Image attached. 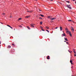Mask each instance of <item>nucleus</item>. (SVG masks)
Masks as SVG:
<instances>
[{
    "mask_svg": "<svg viewBox=\"0 0 76 76\" xmlns=\"http://www.w3.org/2000/svg\"><path fill=\"white\" fill-rule=\"evenodd\" d=\"M65 30L66 31V33L67 34H69V33L70 32V31H69V29H68L67 28H66Z\"/></svg>",
    "mask_w": 76,
    "mask_h": 76,
    "instance_id": "nucleus-1",
    "label": "nucleus"
},
{
    "mask_svg": "<svg viewBox=\"0 0 76 76\" xmlns=\"http://www.w3.org/2000/svg\"><path fill=\"white\" fill-rule=\"evenodd\" d=\"M71 28L72 32L73 33L74 32H75V30H74V28H73V27L71 26Z\"/></svg>",
    "mask_w": 76,
    "mask_h": 76,
    "instance_id": "nucleus-2",
    "label": "nucleus"
},
{
    "mask_svg": "<svg viewBox=\"0 0 76 76\" xmlns=\"http://www.w3.org/2000/svg\"><path fill=\"white\" fill-rule=\"evenodd\" d=\"M67 7H68V8H69V9H72V7H70V5H67Z\"/></svg>",
    "mask_w": 76,
    "mask_h": 76,
    "instance_id": "nucleus-3",
    "label": "nucleus"
},
{
    "mask_svg": "<svg viewBox=\"0 0 76 76\" xmlns=\"http://www.w3.org/2000/svg\"><path fill=\"white\" fill-rule=\"evenodd\" d=\"M62 37H66V35L65 34V33H64L63 34H62L61 35Z\"/></svg>",
    "mask_w": 76,
    "mask_h": 76,
    "instance_id": "nucleus-4",
    "label": "nucleus"
},
{
    "mask_svg": "<svg viewBox=\"0 0 76 76\" xmlns=\"http://www.w3.org/2000/svg\"><path fill=\"white\" fill-rule=\"evenodd\" d=\"M56 19V18H51L50 20H53L54 19Z\"/></svg>",
    "mask_w": 76,
    "mask_h": 76,
    "instance_id": "nucleus-5",
    "label": "nucleus"
},
{
    "mask_svg": "<svg viewBox=\"0 0 76 76\" xmlns=\"http://www.w3.org/2000/svg\"><path fill=\"white\" fill-rule=\"evenodd\" d=\"M7 26H9V27H10V28H11V29H13V27L10 26L9 25H7Z\"/></svg>",
    "mask_w": 76,
    "mask_h": 76,
    "instance_id": "nucleus-6",
    "label": "nucleus"
},
{
    "mask_svg": "<svg viewBox=\"0 0 76 76\" xmlns=\"http://www.w3.org/2000/svg\"><path fill=\"white\" fill-rule=\"evenodd\" d=\"M64 39L65 40V41H68V40L66 38H64Z\"/></svg>",
    "mask_w": 76,
    "mask_h": 76,
    "instance_id": "nucleus-7",
    "label": "nucleus"
},
{
    "mask_svg": "<svg viewBox=\"0 0 76 76\" xmlns=\"http://www.w3.org/2000/svg\"><path fill=\"white\" fill-rule=\"evenodd\" d=\"M30 16H26L25 18H30Z\"/></svg>",
    "mask_w": 76,
    "mask_h": 76,
    "instance_id": "nucleus-8",
    "label": "nucleus"
},
{
    "mask_svg": "<svg viewBox=\"0 0 76 76\" xmlns=\"http://www.w3.org/2000/svg\"><path fill=\"white\" fill-rule=\"evenodd\" d=\"M69 35L70 36H71L72 37V34L71 33V32L70 31V32L69 33Z\"/></svg>",
    "mask_w": 76,
    "mask_h": 76,
    "instance_id": "nucleus-9",
    "label": "nucleus"
},
{
    "mask_svg": "<svg viewBox=\"0 0 76 76\" xmlns=\"http://www.w3.org/2000/svg\"><path fill=\"white\" fill-rule=\"evenodd\" d=\"M47 18H48V19H51V17L50 16H48L47 17Z\"/></svg>",
    "mask_w": 76,
    "mask_h": 76,
    "instance_id": "nucleus-10",
    "label": "nucleus"
},
{
    "mask_svg": "<svg viewBox=\"0 0 76 76\" xmlns=\"http://www.w3.org/2000/svg\"><path fill=\"white\" fill-rule=\"evenodd\" d=\"M34 24H31V26H32V27H33V28H34Z\"/></svg>",
    "mask_w": 76,
    "mask_h": 76,
    "instance_id": "nucleus-11",
    "label": "nucleus"
},
{
    "mask_svg": "<svg viewBox=\"0 0 76 76\" xmlns=\"http://www.w3.org/2000/svg\"><path fill=\"white\" fill-rule=\"evenodd\" d=\"M73 51L74 53H76V51H75V50L73 49Z\"/></svg>",
    "mask_w": 76,
    "mask_h": 76,
    "instance_id": "nucleus-12",
    "label": "nucleus"
},
{
    "mask_svg": "<svg viewBox=\"0 0 76 76\" xmlns=\"http://www.w3.org/2000/svg\"><path fill=\"white\" fill-rule=\"evenodd\" d=\"M47 59L48 60H49V59H50V56H48V57L47 58Z\"/></svg>",
    "mask_w": 76,
    "mask_h": 76,
    "instance_id": "nucleus-13",
    "label": "nucleus"
},
{
    "mask_svg": "<svg viewBox=\"0 0 76 76\" xmlns=\"http://www.w3.org/2000/svg\"><path fill=\"white\" fill-rule=\"evenodd\" d=\"M60 29L61 31H62V29H63V28H62V27L61 26L60 27Z\"/></svg>",
    "mask_w": 76,
    "mask_h": 76,
    "instance_id": "nucleus-14",
    "label": "nucleus"
},
{
    "mask_svg": "<svg viewBox=\"0 0 76 76\" xmlns=\"http://www.w3.org/2000/svg\"><path fill=\"white\" fill-rule=\"evenodd\" d=\"M22 19V18H20L18 19V20H21Z\"/></svg>",
    "mask_w": 76,
    "mask_h": 76,
    "instance_id": "nucleus-15",
    "label": "nucleus"
},
{
    "mask_svg": "<svg viewBox=\"0 0 76 76\" xmlns=\"http://www.w3.org/2000/svg\"><path fill=\"white\" fill-rule=\"evenodd\" d=\"M70 63H71L72 64H73V63H72V61L70 60Z\"/></svg>",
    "mask_w": 76,
    "mask_h": 76,
    "instance_id": "nucleus-16",
    "label": "nucleus"
},
{
    "mask_svg": "<svg viewBox=\"0 0 76 76\" xmlns=\"http://www.w3.org/2000/svg\"><path fill=\"white\" fill-rule=\"evenodd\" d=\"M37 11L38 12H39V11L41 12V11L40 10L38 9V10H37Z\"/></svg>",
    "mask_w": 76,
    "mask_h": 76,
    "instance_id": "nucleus-17",
    "label": "nucleus"
},
{
    "mask_svg": "<svg viewBox=\"0 0 76 76\" xmlns=\"http://www.w3.org/2000/svg\"><path fill=\"white\" fill-rule=\"evenodd\" d=\"M11 46H10V45H9L8 47V48H11Z\"/></svg>",
    "mask_w": 76,
    "mask_h": 76,
    "instance_id": "nucleus-18",
    "label": "nucleus"
},
{
    "mask_svg": "<svg viewBox=\"0 0 76 76\" xmlns=\"http://www.w3.org/2000/svg\"><path fill=\"white\" fill-rule=\"evenodd\" d=\"M68 21H69V22H72V20H68Z\"/></svg>",
    "mask_w": 76,
    "mask_h": 76,
    "instance_id": "nucleus-19",
    "label": "nucleus"
},
{
    "mask_svg": "<svg viewBox=\"0 0 76 76\" xmlns=\"http://www.w3.org/2000/svg\"><path fill=\"white\" fill-rule=\"evenodd\" d=\"M27 28H28V29H31V28H30L29 26L27 27Z\"/></svg>",
    "mask_w": 76,
    "mask_h": 76,
    "instance_id": "nucleus-20",
    "label": "nucleus"
},
{
    "mask_svg": "<svg viewBox=\"0 0 76 76\" xmlns=\"http://www.w3.org/2000/svg\"><path fill=\"white\" fill-rule=\"evenodd\" d=\"M32 12H33V11L31 10V11H29V13H31Z\"/></svg>",
    "mask_w": 76,
    "mask_h": 76,
    "instance_id": "nucleus-21",
    "label": "nucleus"
},
{
    "mask_svg": "<svg viewBox=\"0 0 76 76\" xmlns=\"http://www.w3.org/2000/svg\"><path fill=\"white\" fill-rule=\"evenodd\" d=\"M46 28H47L48 29H49V27L48 26H47L46 27Z\"/></svg>",
    "mask_w": 76,
    "mask_h": 76,
    "instance_id": "nucleus-22",
    "label": "nucleus"
},
{
    "mask_svg": "<svg viewBox=\"0 0 76 76\" xmlns=\"http://www.w3.org/2000/svg\"><path fill=\"white\" fill-rule=\"evenodd\" d=\"M39 19H43L41 17H39Z\"/></svg>",
    "mask_w": 76,
    "mask_h": 76,
    "instance_id": "nucleus-23",
    "label": "nucleus"
},
{
    "mask_svg": "<svg viewBox=\"0 0 76 76\" xmlns=\"http://www.w3.org/2000/svg\"><path fill=\"white\" fill-rule=\"evenodd\" d=\"M40 25H42V22H40Z\"/></svg>",
    "mask_w": 76,
    "mask_h": 76,
    "instance_id": "nucleus-24",
    "label": "nucleus"
},
{
    "mask_svg": "<svg viewBox=\"0 0 76 76\" xmlns=\"http://www.w3.org/2000/svg\"><path fill=\"white\" fill-rule=\"evenodd\" d=\"M66 2L67 3H70V2H69V1H66Z\"/></svg>",
    "mask_w": 76,
    "mask_h": 76,
    "instance_id": "nucleus-25",
    "label": "nucleus"
},
{
    "mask_svg": "<svg viewBox=\"0 0 76 76\" xmlns=\"http://www.w3.org/2000/svg\"><path fill=\"white\" fill-rule=\"evenodd\" d=\"M46 31H47L48 32V33H49V32H50V31H49L47 30H46Z\"/></svg>",
    "mask_w": 76,
    "mask_h": 76,
    "instance_id": "nucleus-26",
    "label": "nucleus"
},
{
    "mask_svg": "<svg viewBox=\"0 0 76 76\" xmlns=\"http://www.w3.org/2000/svg\"><path fill=\"white\" fill-rule=\"evenodd\" d=\"M41 16H42V17H44V15H41Z\"/></svg>",
    "mask_w": 76,
    "mask_h": 76,
    "instance_id": "nucleus-27",
    "label": "nucleus"
},
{
    "mask_svg": "<svg viewBox=\"0 0 76 76\" xmlns=\"http://www.w3.org/2000/svg\"><path fill=\"white\" fill-rule=\"evenodd\" d=\"M75 54H74V56H75V57H76V53H75Z\"/></svg>",
    "mask_w": 76,
    "mask_h": 76,
    "instance_id": "nucleus-28",
    "label": "nucleus"
},
{
    "mask_svg": "<svg viewBox=\"0 0 76 76\" xmlns=\"http://www.w3.org/2000/svg\"><path fill=\"white\" fill-rule=\"evenodd\" d=\"M19 27H20V28H22V26H20Z\"/></svg>",
    "mask_w": 76,
    "mask_h": 76,
    "instance_id": "nucleus-29",
    "label": "nucleus"
},
{
    "mask_svg": "<svg viewBox=\"0 0 76 76\" xmlns=\"http://www.w3.org/2000/svg\"><path fill=\"white\" fill-rule=\"evenodd\" d=\"M2 14H3V15H4H4H5V13H3Z\"/></svg>",
    "mask_w": 76,
    "mask_h": 76,
    "instance_id": "nucleus-30",
    "label": "nucleus"
},
{
    "mask_svg": "<svg viewBox=\"0 0 76 76\" xmlns=\"http://www.w3.org/2000/svg\"><path fill=\"white\" fill-rule=\"evenodd\" d=\"M42 30L43 31H45L44 29H42Z\"/></svg>",
    "mask_w": 76,
    "mask_h": 76,
    "instance_id": "nucleus-31",
    "label": "nucleus"
},
{
    "mask_svg": "<svg viewBox=\"0 0 76 76\" xmlns=\"http://www.w3.org/2000/svg\"><path fill=\"white\" fill-rule=\"evenodd\" d=\"M66 44H68V45L69 44V43L68 42H66Z\"/></svg>",
    "mask_w": 76,
    "mask_h": 76,
    "instance_id": "nucleus-32",
    "label": "nucleus"
},
{
    "mask_svg": "<svg viewBox=\"0 0 76 76\" xmlns=\"http://www.w3.org/2000/svg\"><path fill=\"white\" fill-rule=\"evenodd\" d=\"M41 28L42 29H43V27H42V26H41Z\"/></svg>",
    "mask_w": 76,
    "mask_h": 76,
    "instance_id": "nucleus-33",
    "label": "nucleus"
},
{
    "mask_svg": "<svg viewBox=\"0 0 76 76\" xmlns=\"http://www.w3.org/2000/svg\"><path fill=\"white\" fill-rule=\"evenodd\" d=\"M12 45H14V46H15V44H12Z\"/></svg>",
    "mask_w": 76,
    "mask_h": 76,
    "instance_id": "nucleus-34",
    "label": "nucleus"
},
{
    "mask_svg": "<svg viewBox=\"0 0 76 76\" xmlns=\"http://www.w3.org/2000/svg\"><path fill=\"white\" fill-rule=\"evenodd\" d=\"M58 28V27H56V28H55V29H57Z\"/></svg>",
    "mask_w": 76,
    "mask_h": 76,
    "instance_id": "nucleus-35",
    "label": "nucleus"
},
{
    "mask_svg": "<svg viewBox=\"0 0 76 76\" xmlns=\"http://www.w3.org/2000/svg\"><path fill=\"white\" fill-rule=\"evenodd\" d=\"M10 18H12V16H10Z\"/></svg>",
    "mask_w": 76,
    "mask_h": 76,
    "instance_id": "nucleus-36",
    "label": "nucleus"
},
{
    "mask_svg": "<svg viewBox=\"0 0 76 76\" xmlns=\"http://www.w3.org/2000/svg\"><path fill=\"white\" fill-rule=\"evenodd\" d=\"M64 42H66V41H64Z\"/></svg>",
    "mask_w": 76,
    "mask_h": 76,
    "instance_id": "nucleus-37",
    "label": "nucleus"
},
{
    "mask_svg": "<svg viewBox=\"0 0 76 76\" xmlns=\"http://www.w3.org/2000/svg\"><path fill=\"white\" fill-rule=\"evenodd\" d=\"M39 15V16H41V15Z\"/></svg>",
    "mask_w": 76,
    "mask_h": 76,
    "instance_id": "nucleus-38",
    "label": "nucleus"
},
{
    "mask_svg": "<svg viewBox=\"0 0 76 76\" xmlns=\"http://www.w3.org/2000/svg\"><path fill=\"white\" fill-rule=\"evenodd\" d=\"M50 1H53V0H50Z\"/></svg>",
    "mask_w": 76,
    "mask_h": 76,
    "instance_id": "nucleus-39",
    "label": "nucleus"
},
{
    "mask_svg": "<svg viewBox=\"0 0 76 76\" xmlns=\"http://www.w3.org/2000/svg\"><path fill=\"white\" fill-rule=\"evenodd\" d=\"M1 23V24H3V23Z\"/></svg>",
    "mask_w": 76,
    "mask_h": 76,
    "instance_id": "nucleus-40",
    "label": "nucleus"
},
{
    "mask_svg": "<svg viewBox=\"0 0 76 76\" xmlns=\"http://www.w3.org/2000/svg\"><path fill=\"white\" fill-rule=\"evenodd\" d=\"M27 12H29V11H27Z\"/></svg>",
    "mask_w": 76,
    "mask_h": 76,
    "instance_id": "nucleus-41",
    "label": "nucleus"
},
{
    "mask_svg": "<svg viewBox=\"0 0 76 76\" xmlns=\"http://www.w3.org/2000/svg\"><path fill=\"white\" fill-rule=\"evenodd\" d=\"M73 23H75V22L73 21Z\"/></svg>",
    "mask_w": 76,
    "mask_h": 76,
    "instance_id": "nucleus-42",
    "label": "nucleus"
},
{
    "mask_svg": "<svg viewBox=\"0 0 76 76\" xmlns=\"http://www.w3.org/2000/svg\"><path fill=\"white\" fill-rule=\"evenodd\" d=\"M0 44H1V42L0 41Z\"/></svg>",
    "mask_w": 76,
    "mask_h": 76,
    "instance_id": "nucleus-43",
    "label": "nucleus"
},
{
    "mask_svg": "<svg viewBox=\"0 0 76 76\" xmlns=\"http://www.w3.org/2000/svg\"><path fill=\"white\" fill-rule=\"evenodd\" d=\"M73 1H75V0H73Z\"/></svg>",
    "mask_w": 76,
    "mask_h": 76,
    "instance_id": "nucleus-44",
    "label": "nucleus"
},
{
    "mask_svg": "<svg viewBox=\"0 0 76 76\" xmlns=\"http://www.w3.org/2000/svg\"><path fill=\"white\" fill-rule=\"evenodd\" d=\"M65 0V1H66V0Z\"/></svg>",
    "mask_w": 76,
    "mask_h": 76,
    "instance_id": "nucleus-45",
    "label": "nucleus"
},
{
    "mask_svg": "<svg viewBox=\"0 0 76 76\" xmlns=\"http://www.w3.org/2000/svg\"><path fill=\"white\" fill-rule=\"evenodd\" d=\"M63 32H64V31H63Z\"/></svg>",
    "mask_w": 76,
    "mask_h": 76,
    "instance_id": "nucleus-46",
    "label": "nucleus"
},
{
    "mask_svg": "<svg viewBox=\"0 0 76 76\" xmlns=\"http://www.w3.org/2000/svg\"><path fill=\"white\" fill-rule=\"evenodd\" d=\"M14 30H15V29H14Z\"/></svg>",
    "mask_w": 76,
    "mask_h": 76,
    "instance_id": "nucleus-47",
    "label": "nucleus"
}]
</instances>
